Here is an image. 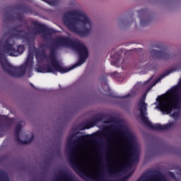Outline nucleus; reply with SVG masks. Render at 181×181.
Here are the masks:
<instances>
[{
  "instance_id": "nucleus-1",
  "label": "nucleus",
  "mask_w": 181,
  "mask_h": 181,
  "mask_svg": "<svg viewBox=\"0 0 181 181\" xmlns=\"http://www.w3.org/2000/svg\"><path fill=\"white\" fill-rule=\"evenodd\" d=\"M43 47H49V56L45 51L38 52L36 59L39 63H47L45 68H35L37 73H67L86 63L88 59V50L83 42L76 39L58 37L50 46L44 44Z\"/></svg>"
},
{
  "instance_id": "nucleus-2",
  "label": "nucleus",
  "mask_w": 181,
  "mask_h": 181,
  "mask_svg": "<svg viewBox=\"0 0 181 181\" xmlns=\"http://www.w3.org/2000/svg\"><path fill=\"white\" fill-rule=\"evenodd\" d=\"M103 136L106 138L115 156L108 158L107 161V173L110 176H117L121 172H127L131 165L138 162L139 143L136 136L129 129H117L115 134H104Z\"/></svg>"
},
{
  "instance_id": "nucleus-3",
  "label": "nucleus",
  "mask_w": 181,
  "mask_h": 181,
  "mask_svg": "<svg viewBox=\"0 0 181 181\" xmlns=\"http://www.w3.org/2000/svg\"><path fill=\"white\" fill-rule=\"evenodd\" d=\"M73 138L74 134H71L66 141L68 160L71 168L81 177L86 176L95 181H127L132 176V173H130L120 180H112L105 178L103 170L99 167L93 166L86 158V136H81L75 140H73Z\"/></svg>"
},
{
  "instance_id": "nucleus-4",
  "label": "nucleus",
  "mask_w": 181,
  "mask_h": 181,
  "mask_svg": "<svg viewBox=\"0 0 181 181\" xmlns=\"http://www.w3.org/2000/svg\"><path fill=\"white\" fill-rule=\"evenodd\" d=\"M15 39H22V37H26V33L25 31L19 30V28H14L12 30V36L9 37L6 41L4 39L0 40V63L1 67H3L4 71L11 76V77H22L25 76L27 70L30 71L32 67H33V54L30 52L28 55L25 63L19 68H16L10 65L5 54H8V56H19L22 54L25 51V46L23 45H16Z\"/></svg>"
},
{
  "instance_id": "nucleus-5",
  "label": "nucleus",
  "mask_w": 181,
  "mask_h": 181,
  "mask_svg": "<svg viewBox=\"0 0 181 181\" xmlns=\"http://www.w3.org/2000/svg\"><path fill=\"white\" fill-rule=\"evenodd\" d=\"M64 24L70 32L81 37H88L94 32V20L86 12L79 10H70L64 14Z\"/></svg>"
},
{
  "instance_id": "nucleus-6",
  "label": "nucleus",
  "mask_w": 181,
  "mask_h": 181,
  "mask_svg": "<svg viewBox=\"0 0 181 181\" xmlns=\"http://www.w3.org/2000/svg\"><path fill=\"white\" fill-rule=\"evenodd\" d=\"M147 106L148 105L145 103V98H143L139 103L140 117L143 124L148 127V128L156 129L157 131H165V129H170V128L175 125V123L173 122H169L164 125H160L159 124H153L146 117L148 114L146 113Z\"/></svg>"
},
{
  "instance_id": "nucleus-7",
  "label": "nucleus",
  "mask_w": 181,
  "mask_h": 181,
  "mask_svg": "<svg viewBox=\"0 0 181 181\" xmlns=\"http://www.w3.org/2000/svg\"><path fill=\"white\" fill-rule=\"evenodd\" d=\"M35 28L33 30V33L37 35V33H40L42 32V37L46 40V39H50L52 37V33H54V30L49 28H43L39 23H34Z\"/></svg>"
},
{
  "instance_id": "nucleus-8",
  "label": "nucleus",
  "mask_w": 181,
  "mask_h": 181,
  "mask_svg": "<svg viewBox=\"0 0 181 181\" xmlns=\"http://www.w3.org/2000/svg\"><path fill=\"white\" fill-rule=\"evenodd\" d=\"M150 56L151 57H153V59H163V60L170 59V54L165 50L158 51L156 49H151Z\"/></svg>"
},
{
  "instance_id": "nucleus-9",
  "label": "nucleus",
  "mask_w": 181,
  "mask_h": 181,
  "mask_svg": "<svg viewBox=\"0 0 181 181\" xmlns=\"http://www.w3.org/2000/svg\"><path fill=\"white\" fill-rule=\"evenodd\" d=\"M22 129V125L21 124H18L15 129V135L16 138V141L18 144H30V142L33 141V139L35 138V136L33 134H30V139H26L25 141H22L19 138V132H21V130Z\"/></svg>"
},
{
  "instance_id": "nucleus-10",
  "label": "nucleus",
  "mask_w": 181,
  "mask_h": 181,
  "mask_svg": "<svg viewBox=\"0 0 181 181\" xmlns=\"http://www.w3.org/2000/svg\"><path fill=\"white\" fill-rule=\"evenodd\" d=\"M175 71L174 69H169L168 71H165L163 74H161L152 84V86L150 87V88H152V87H154V86H156L162 78L166 77V76H169L170 73H173Z\"/></svg>"
},
{
  "instance_id": "nucleus-11",
  "label": "nucleus",
  "mask_w": 181,
  "mask_h": 181,
  "mask_svg": "<svg viewBox=\"0 0 181 181\" xmlns=\"http://www.w3.org/2000/svg\"><path fill=\"white\" fill-rule=\"evenodd\" d=\"M56 181H74V180H73V177H71V175L63 173L57 177Z\"/></svg>"
},
{
  "instance_id": "nucleus-12",
  "label": "nucleus",
  "mask_w": 181,
  "mask_h": 181,
  "mask_svg": "<svg viewBox=\"0 0 181 181\" xmlns=\"http://www.w3.org/2000/svg\"><path fill=\"white\" fill-rule=\"evenodd\" d=\"M121 54L122 53L119 52V53H115L112 56V64L115 65L119 62V59H121Z\"/></svg>"
},
{
  "instance_id": "nucleus-13",
  "label": "nucleus",
  "mask_w": 181,
  "mask_h": 181,
  "mask_svg": "<svg viewBox=\"0 0 181 181\" xmlns=\"http://www.w3.org/2000/svg\"><path fill=\"white\" fill-rule=\"evenodd\" d=\"M97 122H98L97 119H93L90 122L86 124L82 129H90V128H93V127H94Z\"/></svg>"
},
{
  "instance_id": "nucleus-14",
  "label": "nucleus",
  "mask_w": 181,
  "mask_h": 181,
  "mask_svg": "<svg viewBox=\"0 0 181 181\" xmlns=\"http://www.w3.org/2000/svg\"><path fill=\"white\" fill-rule=\"evenodd\" d=\"M0 181H9V177L5 171L0 170Z\"/></svg>"
},
{
  "instance_id": "nucleus-15",
  "label": "nucleus",
  "mask_w": 181,
  "mask_h": 181,
  "mask_svg": "<svg viewBox=\"0 0 181 181\" xmlns=\"http://www.w3.org/2000/svg\"><path fill=\"white\" fill-rule=\"evenodd\" d=\"M14 21L16 22H21V25H23L25 23V21H23V16L22 14L18 15L15 18Z\"/></svg>"
},
{
  "instance_id": "nucleus-16",
  "label": "nucleus",
  "mask_w": 181,
  "mask_h": 181,
  "mask_svg": "<svg viewBox=\"0 0 181 181\" xmlns=\"http://www.w3.org/2000/svg\"><path fill=\"white\" fill-rule=\"evenodd\" d=\"M140 23H141V26H146L148 25V21L141 20Z\"/></svg>"
},
{
  "instance_id": "nucleus-17",
  "label": "nucleus",
  "mask_w": 181,
  "mask_h": 181,
  "mask_svg": "<svg viewBox=\"0 0 181 181\" xmlns=\"http://www.w3.org/2000/svg\"><path fill=\"white\" fill-rule=\"evenodd\" d=\"M172 116L173 118H176V117H179V112H174L173 113Z\"/></svg>"
},
{
  "instance_id": "nucleus-18",
  "label": "nucleus",
  "mask_w": 181,
  "mask_h": 181,
  "mask_svg": "<svg viewBox=\"0 0 181 181\" xmlns=\"http://www.w3.org/2000/svg\"><path fill=\"white\" fill-rule=\"evenodd\" d=\"M169 175L173 177V179L176 180V177H175V174L173 173H169Z\"/></svg>"
},
{
  "instance_id": "nucleus-19",
  "label": "nucleus",
  "mask_w": 181,
  "mask_h": 181,
  "mask_svg": "<svg viewBox=\"0 0 181 181\" xmlns=\"http://www.w3.org/2000/svg\"><path fill=\"white\" fill-rule=\"evenodd\" d=\"M12 19V16H6L5 21H11Z\"/></svg>"
},
{
  "instance_id": "nucleus-20",
  "label": "nucleus",
  "mask_w": 181,
  "mask_h": 181,
  "mask_svg": "<svg viewBox=\"0 0 181 181\" xmlns=\"http://www.w3.org/2000/svg\"><path fill=\"white\" fill-rule=\"evenodd\" d=\"M128 97H131V94H127L126 96L121 97V98H128Z\"/></svg>"
},
{
  "instance_id": "nucleus-21",
  "label": "nucleus",
  "mask_w": 181,
  "mask_h": 181,
  "mask_svg": "<svg viewBox=\"0 0 181 181\" xmlns=\"http://www.w3.org/2000/svg\"><path fill=\"white\" fill-rule=\"evenodd\" d=\"M10 122H13V119H9Z\"/></svg>"
},
{
  "instance_id": "nucleus-22",
  "label": "nucleus",
  "mask_w": 181,
  "mask_h": 181,
  "mask_svg": "<svg viewBox=\"0 0 181 181\" xmlns=\"http://www.w3.org/2000/svg\"><path fill=\"white\" fill-rule=\"evenodd\" d=\"M98 162L99 163H101V160H98Z\"/></svg>"
}]
</instances>
